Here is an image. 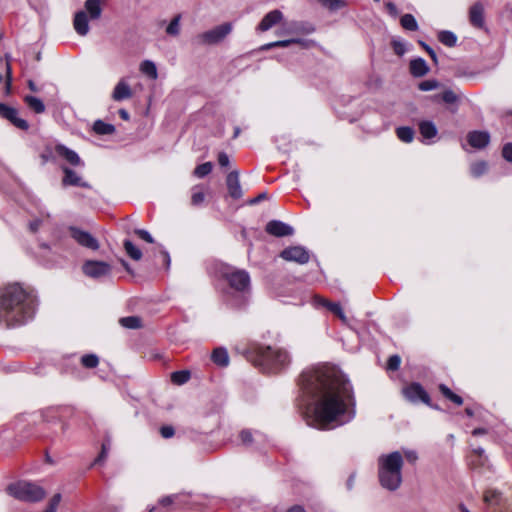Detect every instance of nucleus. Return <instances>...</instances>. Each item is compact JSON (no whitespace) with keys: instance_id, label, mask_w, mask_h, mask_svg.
Instances as JSON below:
<instances>
[{"instance_id":"1","label":"nucleus","mask_w":512,"mask_h":512,"mask_svg":"<svg viewBox=\"0 0 512 512\" xmlns=\"http://www.w3.org/2000/svg\"><path fill=\"white\" fill-rule=\"evenodd\" d=\"M299 385L313 400V420L319 429L342 426L355 418L353 386L338 367L323 364L307 369Z\"/></svg>"},{"instance_id":"2","label":"nucleus","mask_w":512,"mask_h":512,"mask_svg":"<svg viewBox=\"0 0 512 512\" xmlns=\"http://www.w3.org/2000/svg\"><path fill=\"white\" fill-rule=\"evenodd\" d=\"M37 299L18 283L0 289V324L7 328L27 323L34 317Z\"/></svg>"},{"instance_id":"3","label":"nucleus","mask_w":512,"mask_h":512,"mask_svg":"<svg viewBox=\"0 0 512 512\" xmlns=\"http://www.w3.org/2000/svg\"><path fill=\"white\" fill-rule=\"evenodd\" d=\"M245 355L249 362L266 374L279 373L290 363L287 351L258 343L251 344Z\"/></svg>"},{"instance_id":"4","label":"nucleus","mask_w":512,"mask_h":512,"mask_svg":"<svg viewBox=\"0 0 512 512\" xmlns=\"http://www.w3.org/2000/svg\"><path fill=\"white\" fill-rule=\"evenodd\" d=\"M403 464V456L399 451L379 456L378 478L384 489L396 491L401 486Z\"/></svg>"},{"instance_id":"5","label":"nucleus","mask_w":512,"mask_h":512,"mask_svg":"<svg viewBox=\"0 0 512 512\" xmlns=\"http://www.w3.org/2000/svg\"><path fill=\"white\" fill-rule=\"evenodd\" d=\"M215 272L220 279L227 282L229 287L237 293L245 295L251 289V279L245 269H239L229 264L219 262L215 264Z\"/></svg>"},{"instance_id":"6","label":"nucleus","mask_w":512,"mask_h":512,"mask_svg":"<svg viewBox=\"0 0 512 512\" xmlns=\"http://www.w3.org/2000/svg\"><path fill=\"white\" fill-rule=\"evenodd\" d=\"M7 492L17 500L35 503L44 499L46 492L43 487L30 481H18L8 485Z\"/></svg>"},{"instance_id":"7","label":"nucleus","mask_w":512,"mask_h":512,"mask_svg":"<svg viewBox=\"0 0 512 512\" xmlns=\"http://www.w3.org/2000/svg\"><path fill=\"white\" fill-rule=\"evenodd\" d=\"M404 397L411 403H424L430 405V396L424 387L418 382H412L402 390Z\"/></svg>"},{"instance_id":"8","label":"nucleus","mask_w":512,"mask_h":512,"mask_svg":"<svg viewBox=\"0 0 512 512\" xmlns=\"http://www.w3.org/2000/svg\"><path fill=\"white\" fill-rule=\"evenodd\" d=\"M232 31L231 23H223L202 33L199 38L205 44H217L221 42Z\"/></svg>"},{"instance_id":"9","label":"nucleus","mask_w":512,"mask_h":512,"mask_svg":"<svg viewBox=\"0 0 512 512\" xmlns=\"http://www.w3.org/2000/svg\"><path fill=\"white\" fill-rule=\"evenodd\" d=\"M83 273L90 278H100L111 273V265L104 261L87 260L82 266Z\"/></svg>"},{"instance_id":"10","label":"nucleus","mask_w":512,"mask_h":512,"mask_svg":"<svg viewBox=\"0 0 512 512\" xmlns=\"http://www.w3.org/2000/svg\"><path fill=\"white\" fill-rule=\"evenodd\" d=\"M280 257L288 262L306 264L310 260L309 251L303 246H290L280 252Z\"/></svg>"},{"instance_id":"11","label":"nucleus","mask_w":512,"mask_h":512,"mask_svg":"<svg viewBox=\"0 0 512 512\" xmlns=\"http://www.w3.org/2000/svg\"><path fill=\"white\" fill-rule=\"evenodd\" d=\"M71 237L81 246L93 251L99 249V241L89 232L81 230L78 227H69Z\"/></svg>"},{"instance_id":"12","label":"nucleus","mask_w":512,"mask_h":512,"mask_svg":"<svg viewBox=\"0 0 512 512\" xmlns=\"http://www.w3.org/2000/svg\"><path fill=\"white\" fill-rule=\"evenodd\" d=\"M0 117L20 130L27 131L29 129V123L18 116V110L2 102H0Z\"/></svg>"},{"instance_id":"13","label":"nucleus","mask_w":512,"mask_h":512,"mask_svg":"<svg viewBox=\"0 0 512 512\" xmlns=\"http://www.w3.org/2000/svg\"><path fill=\"white\" fill-rule=\"evenodd\" d=\"M292 44L298 45L300 49H311L317 46V42L312 39L292 38L264 44L261 50H269L275 47H288Z\"/></svg>"},{"instance_id":"14","label":"nucleus","mask_w":512,"mask_h":512,"mask_svg":"<svg viewBox=\"0 0 512 512\" xmlns=\"http://www.w3.org/2000/svg\"><path fill=\"white\" fill-rule=\"evenodd\" d=\"M63 178H62V186H74V187H82L86 189H90L91 185L84 181L74 170L67 166H62Z\"/></svg>"},{"instance_id":"15","label":"nucleus","mask_w":512,"mask_h":512,"mask_svg":"<svg viewBox=\"0 0 512 512\" xmlns=\"http://www.w3.org/2000/svg\"><path fill=\"white\" fill-rule=\"evenodd\" d=\"M265 231L275 237H285L294 234V229L280 220H271L265 226Z\"/></svg>"},{"instance_id":"16","label":"nucleus","mask_w":512,"mask_h":512,"mask_svg":"<svg viewBox=\"0 0 512 512\" xmlns=\"http://www.w3.org/2000/svg\"><path fill=\"white\" fill-rule=\"evenodd\" d=\"M282 20L283 13L278 9H274L264 15V17L258 23L256 31L266 32L273 28L275 25L279 24Z\"/></svg>"},{"instance_id":"17","label":"nucleus","mask_w":512,"mask_h":512,"mask_svg":"<svg viewBox=\"0 0 512 512\" xmlns=\"http://www.w3.org/2000/svg\"><path fill=\"white\" fill-rule=\"evenodd\" d=\"M226 186L231 198L238 200L243 196V191L239 181V172L231 171L226 177Z\"/></svg>"},{"instance_id":"18","label":"nucleus","mask_w":512,"mask_h":512,"mask_svg":"<svg viewBox=\"0 0 512 512\" xmlns=\"http://www.w3.org/2000/svg\"><path fill=\"white\" fill-rule=\"evenodd\" d=\"M55 152L58 156L64 158L69 164L75 167H83L84 162L81 160L77 152L66 147L63 144H57L55 146Z\"/></svg>"},{"instance_id":"19","label":"nucleus","mask_w":512,"mask_h":512,"mask_svg":"<svg viewBox=\"0 0 512 512\" xmlns=\"http://www.w3.org/2000/svg\"><path fill=\"white\" fill-rule=\"evenodd\" d=\"M467 142L473 148L483 149L490 143V134L487 131H471L467 135Z\"/></svg>"},{"instance_id":"20","label":"nucleus","mask_w":512,"mask_h":512,"mask_svg":"<svg viewBox=\"0 0 512 512\" xmlns=\"http://www.w3.org/2000/svg\"><path fill=\"white\" fill-rule=\"evenodd\" d=\"M469 21L475 28L483 29L485 27L484 7L482 3L476 2L470 7Z\"/></svg>"},{"instance_id":"21","label":"nucleus","mask_w":512,"mask_h":512,"mask_svg":"<svg viewBox=\"0 0 512 512\" xmlns=\"http://www.w3.org/2000/svg\"><path fill=\"white\" fill-rule=\"evenodd\" d=\"M409 71L413 77L420 78L427 75L430 71V68L423 58L417 57L410 61Z\"/></svg>"},{"instance_id":"22","label":"nucleus","mask_w":512,"mask_h":512,"mask_svg":"<svg viewBox=\"0 0 512 512\" xmlns=\"http://www.w3.org/2000/svg\"><path fill=\"white\" fill-rule=\"evenodd\" d=\"M73 26L77 34L85 36L89 32V20L85 11H78L73 20Z\"/></svg>"},{"instance_id":"23","label":"nucleus","mask_w":512,"mask_h":512,"mask_svg":"<svg viewBox=\"0 0 512 512\" xmlns=\"http://www.w3.org/2000/svg\"><path fill=\"white\" fill-rule=\"evenodd\" d=\"M431 101L434 103L456 104L459 101V96L452 89H445L441 93L431 96Z\"/></svg>"},{"instance_id":"24","label":"nucleus","mask_w":512,"mask_h":512,"mask_svg":"<svg viewBox=\"0 0 512 512\" xmlns=\"http://www.w3.org/2000/svg\"><path fill=\"white\" fill-rule=\"evenodd\" d=\"M419 133L424 140H432L437 136L438 130L431 120H422L418 124Z\"/></svg>"},{"instance_id":"25","label":"nucleus","mask_w":512,"mask_h":512,"mask_svg":"<svg viewBox=\"0 0 512 512\" xmlns=\"http://www.w3.org/2000/svg\"><path fill=\"white\" fill-rule=\"evenodd\" d=\"M132 96V91L130 86L125 81H119L117 85L115 86L112 98L115 101H122L125 99H128Z\"/></svg>"},{"instance_id":"26","label":"nucleus","mask_w":512,"mask_h":512,"mask_svg":"<svg viewBox=\"0 0 512 512\" xmlns=\"http://www.w3.org/2000/svg\"><path fill=\"white\" fill-rule=\"evenodd\" d=\"M211 360L219 367H227L229 365V354L226 348H215L211 354Z\"/></svg>"},{"instance_id":"27","label":"nucleus","mask_w":512,"mask_h":512,"mask_svg":"<svg viewBox=\"0 0 512 512\" xmlns=\"http://www.w3.org/2000/svg\"><path fill=\"white\" fill-rule=\"evenodd\" d=\"M438 41L447 47H455L458 38L456 34L450 30H442L437 35Z\"/></svg>"},{"instance_id":"28","label":"nucleus","mask_w":512,"mask_h":512,"mask_svg":"<svg viewBox=\"0 0 512 512\" xmlns=\"http://www.w3.org/2000/svg\"><path fill=\"white\" fill-rule=\"evenodd\" d=\"M93 131L98 135H111L116 131L114 125L104 122L103 120H96L93 123Z\"/></svg>"},{"instance_id":"29","label":"nucleus","mask_w":512,"mask_h":512,"mask_svg":"<svg viewBox=\"0 0 512 512\" xmlns=\"http://www.w3.org/2000/svg\"><path fill=\"white\" fill-rule=\"evenodd\" d=\"M101 0H86L85 9L87 10L91 19H98L101 16Z\"/></svg>"},{"instance_id":"30","label":"nucleus","mask_w":512,"mask_h":512,"mask_svg":"<svg viewBox=\"0 0 512 512\" xmlns=\"http://www.w3.org/2000/svg\"><path fill=\"white\" fill-rule=\"evenodd\" d=\"M24 102L31 110H33L37 114H41L45 111V105L43 101L35 96L26 95L24 97Z\"/></svg>"},{"instance_id":"31","label":"nucleus","mask_w":512,"mask_h":512,"mask_svg":"<svg viewBox=\"0 0 512 512\" xmlns=\"http://www.w3.org/2000/svg\"><path fill=\"white\" fill-rule=\"evenodd\" d=\"M396 135L404 143H411L415 136V131L410 126H400L396 128Z\"/></svg>"},{"instance_id":"32","label":"nucleus","mask_w":512,"mask_h":512,"mask_svg":"<svg viewBox=\"0 0 512 512\" xmlns=\"http://www.w3.org/2000/svg\"><path fill=\"white\" fill-rule=\"evenodd\" d=\"M439 388V391L441 392V394L448 400H450L451 402H453L454 404L460 406L463 404V398L459 395H457L456 393H454L447 385L445 384H440L438 386Z\"/></svg>"},{"instance_id":"33","label":"nucleus","mask_w":512,"mask_h":512,"mask_svg":"<svg viewBox=\"0 0 512 512\" xmlns=\"http://www.w3.org/2000/svg\"><path fill=\"white\" fill-rule=\"evenodd\" d=\"M123 247L127 255L134 261H139L142 258V251L136 247L129 239L123 241Z\"/></svg>"},{"instance_id":"34","label":"nucleus","mask_w":512,"mask_h":512,"mask_svg":"<svg viewBox=\"0 0 512 512\" xmlns=\"http://www.w3.org/2000/svg\"><path fill=\"white\" fill-rule=\"evenodd\" d=\"M400 24L403 29L408 31H417L419 29L417 20L412 14H404L400 18Z\"/></svg>"},{"instance_id":"35","label":"nucleus","mask_w":512,"mask_h":512,"mask_svg":"<svg viewBox=\"0 0 512 512\" xmlns=\"http://www.w3.org/2000/svg\"><path fill=\"white\" fill-rule=\"evenodd\" d=\"M501 500L502 494L498 490H487L484 493V502L489 506H499Z\"/></svg>"},{"instance_id":"36","label":"nucleus","mask_w":512,"mask_h":512,"mask_svg":"<svg viewBox=\"0 0 512 512\" xmlns=\"http://www.w3.org/2000/svg\"><path fill=\"white\" fill-rule=\"evenodd\" d=\"M119 323L121 326L128 329H138L142 326L141 318L138 316L122 317L120 318Z\"/></svg>"},{"instance_id":"37","label":"nucleus","mask_w":512,"mask_h":512,"mask_svg":"<svg viewBox=\"0 0 512 512\" xmlns=\"http://www.w3.org/2000/svg\"><path fill=\"white\" fill-rule=\"evenodd\" d=\"M140 71L152 79L157 78V68L151 60H144L140 65Z\"/></svg>"},{"instance_id":"38","label":"nucleus","mask_w":512,"mask_h":512,"mask_svg":"<svg viewBox=\"0 0 512 512\" xmlns=\"http://www.w3.org/2000/svg\"><path fill=\"white\" fill-rule=\"evenodd\" d=\"M323 306H325L329 311L338 316L343 322H346V316L343 312L341 305L337 302H330L327 300H323Z\"/></svg>"},{"instance_id":"39","label":"nucleus","mask_w":512,"mask_h":512,"mask_svg":"<svg viewBox=\"0 0 512 512\" xmlns=\"http://www.w3.org/2000/svg\"><path fill=\"white\" fill-rule=\"evenodd\" d=\"M191 373L188 370H179L171 374V381L176 385H183L189 381Z\"/></svg>"},{"instance_id":"40","label":"nucleus","mask_w":512,"mask_h":512,"mask_svg":"<svg viewBox=\"0 0 512 512\" xmlns=\"http://www.w3.org/2000/svg\"><path fill=\"white\" fill-rule=\"evenodd\" d=\"M322 6L330 11H337L347 6L345 0H317Z\"/></svg>"},{"instance_id":"41","label":"nucleus","mask_w":512,"mask_h":512,"mask_svg":"<svg viewBox=\"0 0 512 512\" xmlns=\"http://www.w3.org/2000/svg\"><path fill=\"white\" fill-rule=\"evenodd\" d=\"M322 6L330 11H337L347 6L345 0H317Z\"/></svg>"},{"instance_id":"42","label":"nucleus","mask_w":512,"mask_h":512,"mask_svg":"<svg viewBox=\"0 0 512 512\" xmlns=\"http://www.w3.org/2000/svg\"><path fill=\"white\" fill-rule=\"evenodd\" d=\"M80 361L82 366L88 369L96 368L99 364V358L96 354H85Z\"/></svg>"},{"instance_id":"43","label":"nucleus","mask_w":512,"mask_h":512,"mask_svg":"<svg viewBox=\"0 0 512 512\" xmlns=\"http://www.w3.org/2000/svg\"><path fill=\"white\" fill-rule=\"evenodd\" d=\"M488 169V164L486 161H478L471 165L470 172L473 177H480L483 175Z\"/></svg>"},{"instance_id":"44","label":"nucleus","mask_w":512,"mask_h":512,"mask_svg":"<svg viewBox=\"0 0 512 512\" xmlns=\"http://www.w3.org/2000/svg\"><path fill=\"white\" fill-rule=\"evenodd\" d=\"M212 168L213 165L211 162L202 163L194 169V175L198 178H204L211 173Z\"/></svg>"},{"instance_id":"45","label":"nucleus","mask_w":512,"mask_h":512,"mask_svg":"<svg viewBox=\"0 0 512 512\" xmlns=\"http://www.w3.org/2000/svg\"><path fill=\"white\" fill-rule=\"evenodd\" d=\"M440 86H441V83L438 80H436V79H428V80L421 81L418 84V89L420 91L427 92V91H432L434 89H437Z\"/></svg>"},{"instance_id":"46","label":"nucleus","mask_w":512,"mask_h":512,"mask_svg":"<svg viewBox=\"0 0 512 512\" xmlns=\"http://www.w3.org/2000/svg\"><path fill=\"white\" fill-rule=\"evenodd\" d=\"M180 19H181V15L178 14L176 15L172 20L171 22L169 23V25L167 26L166 28V33L168 35H172V36H176L179 34V30H180Z\"/></svg>"},{"instance_id":"47","label":"nucleus","mask_w":512,"mask_h":512,"mask_svg":"<svg viewBox=\"0 0 512 512\" xmlns=\"http://www.w3.org/2000/svg\"><path fill=\"white\" fill-rule=\"evenodd\" d=\"M109 449H110L109 440L104 441L101 445V451H100L99 455L96 457V459L94 460L93 465L102 464L107 458Z\"/></svg>"},{"instance_id":"48","label":"nucleus","mask_w":512,"mask_h":512,"mask_svg":"<svg viewBox=\"0 0 512 512\" xmlns=\"http://www.w3.org/2000/svg\"><path fill=\"white\" fill-rule=\"evenodd\" d=\"M391 46L393 48L394 53L398 56H403L407 51L405 42L399 39L393 38L391 41Z\"/></svg>"},{"instance_id":"49","label":"nucleus","mask_w":512,"mask_h":512,"mask_svg":"<svg viewBox=\"0 0 512 512\" xmlns=\"http://www.w3.org/2000/svg\"><path fill=\"white\" fill-rule=\"evenodd\" d=\"M7 65H6V76H5V92L6 94H10L11 86H12V69L9 63V57L6 55Z\"/></svg>"},{"instance_id":"50","label":"nucleus","mask_w":512,"mask_h":512,"mask_svg":"<svg viewBox=\"0 0 512 512\" xmlns=\"http://www.w3.org/2000/svg\"><path fill=\"white\" fill-rule=\"evenodd\" d=\"M61 499L62 496L60 493L53 495V497L49 500L48 506L43 512H56Z\"/></svg>"},{"instance_id":"51","label":"nucleus","mask_w":512,"mask_h":512,"mask_svg":"<svg viewBox=\"0 0 512 512\" xmlns=\"http://www.w3.org/2000/svg\"><path fill=\"white\" fill-rule=\"evenodd\" d=\"M473 454L478 457L477 463L472 462L471 464L476 467L477 465H484V462L487 460V457L485 455V450L482 447H475L472 450Z\"/></svg>"},{"instance_id":"52","label":"nucleus","mask_w":512,"mask_h":512,"mask_svg":"<svg viewBox=\"0 0 512 512\" xmlns=\"http://www.w3.org/2000/svg\"><path fill=\"white\" fill-rule=\"evenodd\" d=\"M401 358L399 355L394 354L388 358L387 369L391 371H397L400 368Z\"/></svg>"},{"instance_id":"53","label":"nucleus","mask_w":512,"mask_h":512,"mask_svg":"<svg viewBox=\"0 0 512 512\" xmlns=\"http://www.w3.org/2000/svg\"><path fill=\"white\" fill-rule=\"evenodd\" d=\"M418 44L427 52L433 63L435 65H438V57L434 49L423 40H418Z\"/></svg>"},{"instance_id":"54","label":"nucleus","mask_w":512,"mask_h":512,"mask_svg":"<svg viewBox=\"0 0 512 512\" xmlns=\"http://www.w3.org/2000/svg\"><path fill=\"white\" fill-rule=\"evenodd\" d=\"M239 436L244 445H251L253 442V434L249 429H243Z\"/></svg>"},{"instance_id":"55","label":"nucleus","mask_w":512,"mask_h":512,"mask_svg":"<svg viewBox=\"0 0 512 512\" xmlns=\"http://www.w3.org/2000/svg\"><path fill=\"white\" fill-rule=\"evenodd\" d=\"M502 157L509 163H512V142H508L502 147Z\"/></svg>"},{"instance_id":"56","label":"nucleus","mask_w":512,"mask_h":512,"mask_svg":"<svg viewBox=\"0 0 512 512\" xmlns=\"http://www.w3.org/2000/svg\"><path fill=\"white\" fill-rule=\"evenodd\" d=\"M205 194L202 191H194L191 196V204L193 206H199L204 202Z\"/></svg>"},{"instance_id":"57","label":"nucleus","mask_w":512,"mask_h":512,"mask_svg":"<svg viewBox=\"0 0 512 512\" xmlns=\"http://www.w3.org/2000/svg\"><path fill=\"white\" fill-rule=\"evenodd\" d=\"M134 233L141 238L142 240L148 243H154V238L152 235L145 229H135Z\"/></svg>"},{"instance_id":"58","label":"nucleus","mask_w":512,"mask_h":512,"mask_svg":"<svg viewBox=\"0 0 512 512\" xmlns=\"http://www.w3.org/2000/svg\"><path fill=\"white\" fill-rule=\"evenodd\" d=\"M176 499H178L177 494L164 496L159 500V505L162 507H169L176 501Z\"/></svg>"},{"instance_id":"59","label":"nucleus","mask_w":512,"mask_h":512,"mask_svg":"<svg viewBox=\"0 0 512 512\" xmlns=\"http://www.w3.org/2000/svg\"><path fill=\"white\" fill-rule=\"evenodd\" d=\"M160 434H161V436H162L163 438H165V439H169V438H171V437H173V436H174V434H175V429H174V427H173V426H171V425H163V426H161V428H160Z\"/></svg>"},{"instance_id":"60","label":"nucleus","mask_w":512,"mask_h":512,"mask_svg":"<svg viewBox=\"0 0 512 512\" xmlns=\"http://www.w3.org/2000/svg\"><path fill=\"white\" fill-rule=\"evenodd\" d=\"M385 7L389 15L392 16L393 18H396L399 15V10L395 3L388 1L385 3Z\"/></svg>"},{"instance_id":"61","label":"nucleus","mask_w":512,"mask_h":512,"mask_svg":"<svg viewBox=\"0 0 512 512\" xmlns=\"http://www.w3.org/2000/svg\"><path fill=\"white\" fill-rule=\"evenodd\" d=\"M218 163L221 167H227L229 165L230 160L226 152H220L218 154Z\"/></svg>"},{"instance_id":"62","label":"nucleus","mask_w":512,"mask_h":512,"mask_svg":"<svg viewBox=\"0 0 512 512\" xmlns=\"http://www.w3.org/2000/svg\"><path fill=\"white\" fill-rule=\"evenodd\" d=\"M267 199V193L266 192H262L260 193L258 196L248 200V204L249 205H256L258 203H260L261 201Z\"/></svg>"},{"instance_id":"63","label":"nucleus","mask_w":512,"mask_h":512,"mask_svg":"<svg viewBox=\"0 0 512 512\" xmlns=\"http://www.w3.org/2000/svg\"><path fill=\"white\" fill-rule=\"evenodd\" d=\"M405 457H406L407 461L410 463H415L418 459V455H417L416 451H413V450L405 451Z\"/></svg>"},{"instance_id":"64","label":"nucleus","mask_w":512,"mask_h":512,"mask_svg":"<svg viewBox=\"0 0 512 512\" xmlns=\"http://www.w3.org/2000/svg\"><path fill=\"white\" fill-rule=\"evenodd\" d=\"M42 221L40 219H35L29 223V229L31 232L35 233L38 231Z\"/></svg>"}]
</instances>
